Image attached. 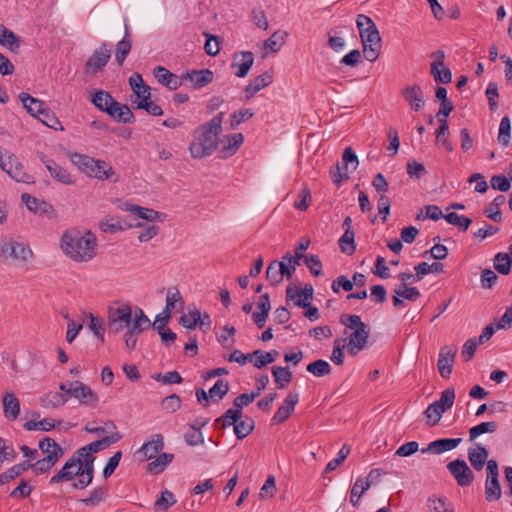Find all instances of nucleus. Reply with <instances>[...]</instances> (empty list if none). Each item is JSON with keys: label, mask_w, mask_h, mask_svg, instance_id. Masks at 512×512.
<instances>
[{"label": "nucleus", "mask_w": 512, "mask_h": 512, "mask_svg": "<svg viewBox=\"0 0 512 512\" xmlns=\"http://www.w3.org/2000/svg\"><path fill=\"white\" fill-rule=\"evenodd\" d=\"M151 325L144 311L128 303L111 306L107 312V328L110 334H118L125 330L124 341L128 350L136 348L138 336Z\"/></svg>", "instance_id": "1"}, {"label": "nucleus", "mask_w": 512, "mask_h": 512, "mask_svg": "<svg viewBox=\"0 0 512 512\" xmlns=\"http://www.w3.org/2000/svg\"><path fill=\"white\" fill-rule=\"evenodd\" d=\"M63 253L76 263H87L97 254V239L93 233L87 231H67L60 240Z\"/></svg>", "instance_id": "2"}, {"label": "nucleus", "mask_w": 512, "mask_h": 512, "mask_svg": "<svg viewBox=\"0 0 512 512\" xmlns=\"http://www.w3.org/2000/svg\"><path fill=\"white\" fill-rule=\"evenodd\" d=\"M223 116V112L218 113L194 131L193 141L189 145V152L193 158H205L217 149L219 135L222 133Z\"/></svg>", "instance_id": "3"}, {"label": "nucleus", "mask_w": 512, "mask_h": 512, "mask_svg": "<svg viewBox=\"0 0 512 512\" xmlns=\"http://www.w3.org/2000/svg\"><path fill=\"white\" fill-rule=\"evenodd\" d=\"M71 161L81 172L90 178H95L101 181L112 180L113 182H117L119 180V175L113 167L104 160L75 153L71 156Z\"/></svg>", "instance_id": "4"}, {"label": "nucleus", "mask_w": 512, "mask_h": 512, "mask_svg": "<svg viewBox=\"0 0 512 512\" xmlns=\"http://www.w3.org/2000/svg\"><path fill=\"white\" fill-rule=\"evenodd\" d=\"M85 461L77 452L63 465L60 471L51 477L50 483L55 484L61 481H70L74 477H78V481L74 483V488L84 489L91 484L94 475V469L90 475L85 474Z\"/></svg>", "instance_id": "5"}, {"label": "nucleus", "mask_w": 512, "mask_h": 512, "mask_svg": "<svg viewBox=\"0 0 512 512\" xmlns=\"http://www.w3.org/2000/svg\"><path fill=\"white\" fill-rule=\"evenodd\" d=\"M357 28L363 45L364 57L368 61H375L381 49V37L376 25L370 17L360 14L357 17Z\"/></svg>", "instance_id": "6"}, {"label": "nucleus", "mask_w": 512, "mask_h": 512, "mask_svg": "<svg viewBox=\"0 0 512 512\" xmlns=\"http://www.w3.org/2000/svg\"><path fill=\"white\" fill-rule=\"evenodd\" d=\"M34 253L30 246L14 238H4L0 240V262L26 266L33 261Z\"/></svg>", "instance_id": "7"}, {"label": "nucleus", "mask_w": 512, "mask_h": 512, "mask_svg": "<svg viewBox=\"0 0 512 512\" xmlns=\"http://www.w3.org/2000/svg\"><path fill=\"white\" fill-rule=\"evenodd\" d=\"M121 438V434L108 435L100 440L94 441L84 447H81L76 451L78 455H80V457H82L85 461V474L87 476L90 475L91 470L94 469L95 457L93 456V453H97L109 445L118 442Z\"/></svg>", "instance_id": "8"}, {"label": "nucleus", "mask_w": 512, "mask_h": 512, "mask_svg": "<svg viewBox=\"0 0 512 512\" xmlns=\"http://www.w3.org/2000/svg\"><path fill=\"white\" fill-rule=\"evenodd\" d=\"M484 495L487 502L498 501L502 496L498 463L494 459L487 462Z\"/></svg>", "instance_id": "9"}, {"label": "nucleus", "mask_w": 512, "mask_h": 512, "mask_svg": "<svg viewBox=\"0 0 512 512\" xmlns=\"http://www.w3.org/2000/svg\"><path fill=\"white\" fill-rule=\"evenodd\" d=\"M0 167L4 170L12 179L17 182L31 183L32 176L24 171L22 164L18 161L17 157L13 154L3 156L0 151Z\"/></svg>", "instance_id": "10"}, {"label": "nucleus", "mask_w": 512, "mask_h": 512, "mask_svg": "<svg viewBox=\"0 0 512 512\" xmlns=\"http://www.w3.org/2000/svg\"><path fill=\"white\" fill-rule=\"evenodd\" d=\"M67 394L79 401L81 405L95 408L99 402V396L86 384L81 381L69 383Z\"/></svg>", "instance_id": "11"}, {"label": "nucleus", "mask_w": 512, "mask_h": 512, "mask_svg": "<svg viewBox=\"0 0 512 512\" xmlns=\"http://www.w3.org/2000/svg\"><path fill=\"white\" fill-rule=\"evenodd\" d=\"M257 398V393H243L237 396L233 401L234 408L228 409L221 417H219L215 422L216 424L221 423L222 427L225 428L227 424L235 422V417L242 416V409L245 406H248Z\"/></svg>", "instance_id": "12"}, {"label": "nucleus", "mask_w": 512, "mask_h": 512, "mask_svg": "<svg viewBox=\"0 0 512 512\" xmlns=\"http://www.w3.org/2000/svg\"><path fill=\"white\" fill-rule=\"evenodd\" d=\"M447 469L461 487L470 486L474 481V474L467 463L462 459H456L447 464Z\"/></svg>", "instance_id": "13"}, {"label": "nucleus", "mask_w": 512, "mask_h": 512, "mask_svg": "<svg viewBox=\"0 0 512 512\" xmlns=\"http://www.w3.org/2000/svg\"><path fill=\"white\" fill-rule=\"evenodd\" d=\"M110 58L111 51L107 48V44H101L88 58L85 64L86 72L95 73L101 71L106 66Z\"/></svg>", "instance_id": "14"}, {"label": "nucleus", "mask_w": 512, "mask_h": 512, "mask_svg": "<svg viewBox=\"0 0 512 512\" xmlns=\"http://www.w3.org/2000/svg\"><path fill=\"white\" fill-rule=\"evenodd\" d=\"M401 94L404 100L408 103L411 110L417 112L424 108V93L420 85H408L402 89Z\"/></svg>", "instance_id": "15"}, {"label": "nucleus", "mask_w": 512, "mask_h": 512, "mask_svg": "<svg viewBox=\"0 0 512 512\" xmlns=\"http://www.w3.org/2000/svg\"><path fill=\"white\" fill-rule=\"evenodd\" d=\"M456 353V347L445 345L440 348L437 368L443 378H448L452 373Z\"/></svg>", "instance_id": "16"}, {"label": "nucleus", "mask_w": 512, "mask_h": 512, "mask_svg": "<svg viewBox=\"0 0 512 512\" xmlns=\"http://www.w3.org/2000/svg\"><path fill=\"white\" fill-rule=\"evenodd\" d=\"M254 63V55L250 51L238 52L233 56L231 67L239 78L247 76Z\"/></svg>", "instance_id": "17"}, {"label": "nucleus", "mask_w": 512, "mask_h": 512, "mask_svg": "<svg viewBox=\"0 0 512 512\" xmlns=\"http://www.w3.org/2000/svg\"><path fill=\"white\" fill-rule=\"evenodd\" d=\"M41 161L44 163L50 175L59 183L64 185H72L75 183L74 177L66 168L60 166L55 161L48 159L44 156H41Z\"/></svg>", "instance_id": "18"}, {"label": "nucleus", "mask_w": 512, "mask_h": 512, "mask_svg": "<svg viewBox=\"0 0 512 512\" xmlns=\"http://www.w3.org/2000/svg\"><path fill=\"white\" fill-rule=\"evenodd\" d=\"M163 447V436L159 433L153 434L151 438L140 447V449L137 451V454L142 456V461L151 460L157 456Z\"/></svg>", "instance_id": "19"}, {"label": "nucleus", "mask_w": 512, "mask_h": 512, "mask_svg": "<svg viewBox=\"0 0 512 512\" xmlns=\"http://www.w3.org/2000/svg\"><path fill=\"white\" fill-rule=\"evenodd\" d=\"M244 142L242 133H234L224 136L221 141V148L219 154L222 158H228L234 155Z\"/></svg>", "instance_id": "20"}, {"label": "nucleus", "mask_w": 512, "mask_h": 512, "mask_svg": "<svg viewBox=\"0 0 512 512\" xmlns=\"http://www.w3.org/2000/svg\"><path fill=\"white\" fill-rule=\"evenodd\" d=\"M299 401V394L290 392L284 399L283 404L275 412L272 421L274 424L285 422L293 413L295 406Z\"/></svg>", "instance_id": "21"}, {"label": "nucleus", "mask_w": 512, "mask_h": 512, "mask_svg": "<svg viewBox=\"0 0 512 512\" xmlns=\"http://www.w3.org/2000/svg\"><path fill=\"white\" fill-rule=\"evenodd\" d=\"M287 301H293L298 307L306 308L310 305V301L313 297L312 286H305L303 289L288 287L286 290Z\"/></svg>", "instance_id": "22"}, {"label": "nucleus", "mask_w": 512, "mask_h": 512, "mask_svg": "<svg viewBox=\"0 0 512 512\" xmlns=\"http://www.w3.org/2000/svg\"><path fill=\"white\" fill-rule=\"evenodd\" d=\"M462 442L461 438H443L432 441L426 448L421 450L422 453L441 454L446 451L455 449Z\"/></svg>", "instance_id": "23"}, {"label": "nucleus", "mask_w": 512, "mask_h": 512, "mask_svg": "<svg viewBox=\"0 0 512 512\" xmlns=\"http://www.w3.org/2000/svg\"><path fill=\"white\" fill-rule=\"evenodd\" d=\"M39 449L45 454V458L57 463L64 455V449L50 437H46L39 442Z\"/></svg>", "instance_id": "24"}, {"label": "nucleus", "mask_w": 512, "mask_h": 512, "mask_svg": "<svg viewBox=\"0 0 512 512\" xmlns=\"http://www.w3.org/2000/svg\"><path fill=\"white\" fill-rule=\"evenodd\" d=\"M273 81V74L266 71L254 78L244 89L246 99L252 98L257 92L269 86Z\"/></svg>", "instance_id": "25"}, {"label": "nucleus", "mask_w": 512, "mask_h": 512, "mask_svg": "<svg viewBox=\"0 0 512 512\" xmlns=\"http://www.w3.org/2000/svg\"><path fill=\"white\" fill-rule=\"evenodd\" d=\"M3 414L7 419L16 420L20 414V401L13 392H5L2 398Z\"/></svg>", "instance_id": "26"}, {"label": "nucleus", "mask_w": 512, "mask_h": 512, "mask_svg": "<svg viewBox=\"0 0 512 512\" xmlns=\"http://www.w3.org/2000/svg\"><path fill=\"white\" fill-rule=\"evenodd\" d=\"M129 85L131 90L136 95L135 101L149 100L151 97L150 87L144 83V80L139 73H133L129 78Z\"/></svg>", "instance_id": "27"}, {"label": "nucleus", "mask_w": 512, "mask_h": 512, "mask_svg": "<svg viewBox=\"0 0 512 512\" xmlns=\"http://www.w3.org/2000/svg\"><path fill=\"white\" fill-rule=\"evenodd\" d=\"M184 81H190L193 88L199 89L212 82L213 73L208 69L194 70L182 76Z\"/></svg>", "instance_id": "28"}, {"label": "nucleus", "mask_w": 512, "mask_h": 512, "mask_svg": "<svg viewBox=\"0 0 512 512\" xmlns=\"http://www.w3.org/2000/svg\"><path fill=\"white\" fill-rule=\"evenodd\" d=\"M194 320L192 322H188L185 317L180 318V324L188 330H193L197 326L203 331H207L210 329L212 325L211 318L209 314L204 313L203 315L198 309H194Z\"/></svg>", "instance_id": "29"}, {"label": "nucleus", "mask_w": 512, "mask_h": 512, "mask_svg": "<svg viewBox=\"0 0 512 512\" xmlns=\"http://www.w3.org/2000/svg\"><path fill=\"white\" fill-rule=\"evenodd\" d=\"M0 45L8 48L13 53H18L21 39L4 25H0Z\"/></svg>", "instance_id": "30"}, {"label": "nucleus", "mask_w": 512, "mask_h": 512, "mask_svg": "<svg viewBox=\"0 0 512 512\" xmlns=\"http://www.w3.org/2000/svg\"><path fill=\"white\" fill-rule=\"evenodd\" d=\"M488 455L489 452L487 448L481 445H477L475 448L469 449L468 451L469 462L476 471H481L485 463L487 464L489 461L487 460Z\"/></svg>", "instance_id": "31"}, {"label": "nucleus", "mask_w": 512, "mask_h": 512, "mask_svg": "<svg viewBox=\"0 0 512 512\" xmlns=\"http://www.w3.org/2000/svg\"><path fill=\"white\" fill-rule=\"evenodd\" d=\"M235 418V422L227 424L226 427L233 426L235 435L238 439L242 440L253 431L254 420L248 416L243 418V415Z\"/></svg>", "instance_id": "32"}, {"label": "nucleus", "mask_w": 512, "mask_h": 512, "mask_svg": "<svg viewBox=\"0 0 512 512\" xmlns=\"http://www.w3.org/2000/svg\"><path fill=\"white\" fill-rule=\"evenodd\" d=\"M419 297L420 292L416 287H407L406 284H401L395 289L393 304L394 306L399 307L403 304V299L416 301Z\"/></svg>", "instance_id": "33"}, {"label": "nucleus", "mask_w": 512, "mask_h": 512, "mask_svg": "<svg viewBox=\"0 0 512 512\" xmlns=\"http://www.w3.org/2000/svg\"><path fill=\"white\" fill-rule=\"evenodd\" d=\"M179 304L180 306L183 305V298L178 288L171 287L167 291L166 295V305L162 312V315H164V320L169 321L171 318V311L174 310Z\"/></svg>", "instance_id": "34"}, {"label": "nucleus", "mask_w": 512, "mask_h": 512, "mask_svg": "<svg viewBox=\"0 0 512 512\" xmlns=\"http://www.w3.org/2000/svg\"><path fill=\"white\" fill-rule=\"evenodd\" d=\"M91 102L100 111L105 112L107 114H113L111 112V109L112 106L115 104L116 100L111 96L110 93L100 90L94 93V95L91 98Z\"/></svg>", "instance_id": "35"}, {"label": "nucleus", "mask_w": 512, "mask_h": 512, "mask_svg": "<svg viewBox=\"0 0 512 512\" xmlns=\"http://www.w3.org/2000/svg\"><path fill=\"white\" fill-rule=\"evenodd\" d=\"M122 209L125 211H130L134 213L138 218L145 219L150 222L161 220V213L153 209H148L138 205H132L129 203H124Z\"/></svg>", "instance_id": "36"}, {"label": "nucleus", "mask_w": 512, "mask_h": 512, "mask_svg": "<svg viewBox=\"0 0 512 512\" xmlns=\"http://www.w3.org/2000/svg\"><path fill=\"white\" fill-rule=\"evenodd\" d=\"M283 271H285V261H272L266 270V278L272 286H276L283 281Z\"/></svg>", "instance_id": "37"}, {"label": "nucleus", "mask_w": 512, "mask_h": 512, "mask_svg": "<svg viewBox=\"0 0 512 512\" xmlns=\"http://www.w3.org/2000/svg\"><path fill=\"white\" fill-rule=\"evenodd\" d=\"M111 112L113 114L108 115L119 123L126 124L134 122V114L126 104H121L118 101H116L115 104L112 106Z\"/></svg>", "instance_id": "38"}, {"label": "nucleus", "mask_w": 512, "mask_h": 512, "mask_svg": "<svg viewBox=\"0 0 512 512\" xmlns=\"http://www.w3.org/2000/svg\"><path fill=\"white\" fill-rule=\"evenodd\" d=\"M19 98L27 112L34 117H39L41 112L45 109L44 102L30 96L28 93L22 92Z\"/></svg>", "instance_id": "39"}, {"label": "nucleus", "mask_w": 512, "mask_h": 512, "mask_svg": "<svg viewBox=\"0 0 512 512\" xmlns=\"http://www.w3.org/2000/svg\"><path fill=\"white\" fill-rule=\"evenodd\" d=\"M68 398L60 392H48L39 400L40 405L44 408H57L63 406Z\"/></svg>", "instance_id": "40"}, {"label": "nucleus", "mask_w": 512, "mask_h": 512, "mask_svg": "<svg viewBox=\"0 0 512 512\" xmlns=\"http://www.w3.org/2000/svg\"><path fill=\"white\" fill-rule=\"evenodd\" d=\"M287 36L288 33L286 31L278 30L274 32L267 40L264 41L263 49L267 52H277L285 43Z\"/></svg>", "instance_id": "41"}, {"label": "nucleus", "mask_w": 512, "mask_h": 512, "mask_svg": "<svg viewBox=\"0 0 512 512\" xmlns=\"http://www.w3.org/2000/svg\"><path fill=\"white\" fill-rule=\"evenodd\" d=\"M278 355L277 351L272 352H264L262 350H255L252 353V363L253 365L260 369L265 367L266 365L275 361L276 356Z\"/></svg>", "instance_id": "42"}, {"label": "nucleus", "mask_w": 512, "mask_h": 512, "mask_svg": "<svg viewBox=\"0 0 512 512\" xmlns=\"http://www.w3.org/2000/svg\"><path fill=\"white\" fill-rule=\"evenodd\" d=\"M173 459V454L161 453L155 460L148 464L147 469L152 473L159 474L173 461Z\"/></svg>", "instance_id": "43"}, {"label": "nucleus", "mask_w": 512, "mask_h": 512, "mask_svg": "<svg viewBox=\"0 0 512 512\" xmlns=\"http://www.w3.org/2000/svg\"><path fill=\"white\" fill-rule=\"evenodd\" d=\"M415 277L417 279H422V277L429 273L440 274L444 270V266L440 262H433L432 264H428L427 262H422L417 264L415 267Z\"/></svg>", "instance_id": "44"}, {"label": "nucleus", "mask_w": 512, "mask_h": 512, "mask_svg": "<svg viewBox=\"0 0 512 512\" xmlns=\"http://www.w3.org/2000/svg\"><path fill=\"white\" fill-rule=\"evenodd\" d=\"M84 429L86 432L96 434L98 436L102 434H119L113 421H106L102 426H96L94 423H88Z\"/></svg>", "instance_id": "45"}, {"label": "nucleus", "mask_w": 512, "mask_h": 512, "mask_svg": "<svg viewBox=\"0 0 512 512\" xmlns=\"http://www.w3.org/2000/svg\"><path fill=\"white\" fill-rule=\"evenodd\" d=\"M272 375L275 379V382L278 388H285L287 384H289L292 380V372L289 371L288 368L273 366L272 367Z\"/></svg>", "instance_id": "46"}, {"label": "nucleus", "mask_w": 512, "mask_h": 512, "mask_svg": "<svg viewBox=\"0 0 512 512\" xmlns=\"http://www.w3.org/2000/svg\"><path fill=\"white\" fill-rule=\"evenodd\" d=\"M368 339L367 326L359 327L350 335L349 346L356 347L361 350L365 347Z\"/></svg>", "instance_id": "47"}, {"label": "nucleus", "mask_w": 512, "mask_h": 512, "mask_svg": "<svg viewBox=\"0 0 512 512\" xmlns=\"http://www.w3.org/2000/svg\"><path fill=\"white\" fill-rule=\"evenodd\" d=\"M506 201V198L504 195H498L494 198V200L491 202L489 207L486 209L485 213L488 218L495 222H501L502 221V214L500 211V206L503 205Z\"/></svg>", "instance_id": "48"}, {"label": "nucleus", "mask_w": 512, "mask_h": 512, "mask_svg": "<svg viewBox=\"0 0 512 512\" xmlns=\"http://www.w3.org/2000/svg\"><path fill=\"white\" fill-rule=\"evenodd\" d=\"M512 256L507 253L499 252L494 257V268L503 275H507L511 271Z\"/></svg>", "instance_id": "49"}, {"label": "nucleus", "mask_w": 512, "mask_h": 512, "mask_svg": "<svg viewBox=\"0 0 512 512\" xmlns=\"http://www.w3.org/2000/svg\"><path fill=\"white\" fill-rule=\"evenodd\" d=\"M306 370L316 377H323L330 374L331 366L327 361L319 359L308 364Z\"/></svg>", "instance_id": "50"}, {"label": "nucleus", "mask_w": 512, "mask_h": 512, "mask_svg": "<svg viewBox=\"0 0 512 512\" xmlns=\"http://www.w3.org/2000/svg\"><path fill=\"white\" fill-rule=\"evenodd\" d=\"M497 430L496 422H482L469 430L470 441L475 440L482 434L494 433Z\"/></svg>", "instance_id": "51"}, {"label": "nucleus", "mask_w": 512, "mask_h": 512, "mask_svg": "<svg viewBox=\"0 0 512 512\" xmlns=\"http://www.w3.org/2000/svg\"><path fill=\"white\" fill-rule=\"evenodd\" d=\"M430 73L437 83L448 84L452 80L451 70L447 66L437 67L431 65Z\"/></svg>", "instance_id": "52"}, {"label": "nucleus", "mask_w": 512, "mask_h": 512, "mask_svg": "<svg viewBox=\"0 0 512 512\" xmlns=\"http://www.w3.org/2000/svg\"><path fill=\"white\" fill-rule=\"evenodd\" d=\"M229 391V384L222 379L217 380L212 388L209 390V397L213 401H220Z\"/></svg>", "instance_id": "53"}, {"label": "nucleus", "mask_w": 512, "mask_h": 512, "mask_svg": "<svg viewBox=\"0 0 512 512\" xmlns=\"http://www.w3.org/2000/svg\"><path fill=\"white\" fill-rule=\"evenodd\" d=\"M510 130V118L505 116L500 121L498 133V142L504 147L508 146L510 143Z\"/></svg>", "instance_id": "54"}, {"label": "nucleus", "mask_w": 512, "mask_h": 512, "mask_svg": "<svg viewBox=\"0 0 512 512\" xmlns=\"http://www.w3.org/2000/svg\"><path fill=\"white\" fill-rule=\"evenodd\" d=\"M444 219L451 225L457 226L461 231H466L472 220L468 217L458 215L455 212L448 213L444 216Z\"/></svg>", "instance_id": "55"}, {"label": "nucleus", "mask_w": 512, "mask_h": 512, "mask_svg": "<svg viewBox=\"0 0 512 512\" xmlns=\"http://www.w3.org/2000/svg\"><path fill=\"white\" fill-rule=\"evenodd\" d=\"M22 202L26 205L28 210L32 212H45L46 202L39 200L28 193H24L21 196Z\"/></svg>", "instance_id": "56"}, {"label": "nucleus", "mask_w": 512, "mask_h": 512, "mask_svg": "<svg viewBox=\"0 0 512 512\" xmlns=\"http://www.w3.org/2000/svg\"><path fill=\"white\" fill-rule=\"evenodd\" d=\"M449 133V126L446 119H440V126L436 131V138L438 142H441L448 152L453 151V146L449 142L447 135Z\"/></svg>", "instance_id": "57"}, {"label": "nucleus", "mask_w": 512, "mask_h": 512, "mask_svg": "<svg viewBox=\"0 0 512 512\" xmlns=\"http://www.w3.org/2000/svg\"><path fill=\"white\" fill-rule=\"evenodd\" d=\"M368 489H369V484L365 483L363 478L358 479L354 483V485L351 489L350 503L353 506H356L358 504V501L360 500L361 496Z\"/></svg>", "instance_id": "58"}, {"label": "nucleus", "mask_w": 512, "mask_h": 512, "mask_svg": "<svg viewBox=\"0 0 512 512\" xmlns=\"http://www.w3.org/2000/svg\"><path fill=\"white\" fill-rule=\"evenodd\" d=\"M444 412L438 403L433 402L426 408L424 414L428 422L434 426L439 423Z\"/></svg>", "instance_id": "59"}, {"label": "nucleus", "mask_w": 512, "mask_h": 512, "mask_svg": "<svg viewBox=\"0 0 512 512\" xmlns=\"http://www.w3.org/2000/svg\"><path fill=\"white\" fill-rule=\"evenodd\" d=\"M131 47L132 42L130 39H127L126 37L118 42L115 53V60L119 65H122L126 56L129 54Z\"/></svg>", "instance_id": "60"}, {"label": "nucleus", "mask_w": 512, "mask_h": 512, "mask_svg": "<svg viewBox=\"0 0 512 512\" xmlns=\"http://www.w3.org/2000/svg\"><path fill=\"white\" fill-rule=\"evenodd\" d=\"M106 495L107 489L105 487H97L92 490L89 497L81 501L87 506H96L105 499Z\"/></svg>", "instance_id": "61"}, {"label": "nucleus", "mask_w": 512, "mask_h": 512, "mask_svg": "<svg viewBox=\"0 0 512 512\" xmlns=\"http://www.w3.org/2000/svg\"><path fill=\"white\" fill-rule=\"evenodd\" d=\"M43 124L55 130H63L58 118L47 108H45L39 117H37Z\"/></svg>", "instance_id": "62"}, {"label": "nucleus", "mask_w": 512, "mask_h": 512, "mask_svg": "<svg viewBox=\"0 0 512 512\" xmlns=\"http://www.w3.org/2000/svg\"><path fill=\"white\" fill-rule=\"evenodd\" d=\"M342 160L344 162V170L353 172L357 169L359 161L358 157L351 147L344 150Z\"/></svg>", "instance_id": "63"}, {"label": "nucleus", "mask_w": 512, "mask_h": 512, "mask_svg": "<svg viewBox=\"0 0 512 512\" xmlns=\"http://www.w3.org/2000/svg\"><path fill=\"white\" fill-rule=\"evenodd\" d=\"M354 232L353 231H345L342 237L339 240V246L343 253L351 255L355 251L354 245Z\"/></svg>", "instance_id": "64"}]
</instances>
